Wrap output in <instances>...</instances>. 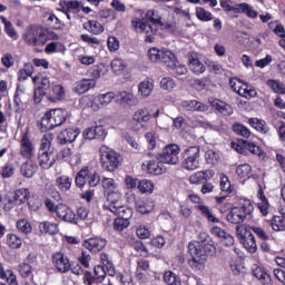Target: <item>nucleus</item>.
<instances>
[{"label": "nucleus", "mask_w": 285, "mask_h": 285, "mask_svg": "<svg viewBox=\"0 0 285 285\" xmlns=\"http://www.w3.org/2000/svg\"><path fill=\"white\" fill-rule=\"evenodd\" d=\"M77 137H79V131L72 128H67L58 135V144H61L62 146L72 144Z\"/></svg>", "instance_id": "19"}, {"label": "nucleus", "mask_w": 285, "mask_h": 285, "mask_svg": "<svg viewBox=\"0 0 285 285\" xmlns=\"http://www.w3.org/2000/svg\"><path fill=\"white\" fill-rule=\"evenodd\" d=\"M52 139H55V134H45L40 142L39 153H55Z\"/></svg>", "instance_id": "25"}, {"label": "nucleus", "mask_w": 285, "mask_h": 285, "mask_svg": "<svg viewBox=\"0 0 285 285\" xmlns=\"http://www.w3.org/2000/svg\"><path fill=\"white\" fill-rule=\"evenodd\" d=\"M115 99V92L102 94L98 97L100 106H108Z\"/></svg>", "instance_id": "58"}, {"label": "nucleus", "mask_w": 285, "mask_h": 285, "mask_svg": "<svg viewBox=\"0 0 285 285\" xmlns=\"http://www.w3.org/2000/svg\"><path fill=\"white\" fill-rule=\"evenodd\" d=\"M179 146L177 144L167 145L160 154L156 155V159L160 164H169L175 166L179 161Z\"/></svg>", "instance_id": "7"}, {"label": "nucleus", "mask_w": 285, "mask_h": 285, "mask_svg": "<svg viewBox=\"0 0 285 285\" xmlns=\"http://www.w3.org/2000/svg\"><path fill=\"white\" fill-rule=\"evenodd\" d=\"M248 124L249 126H252V128L258 130V132H263V135H266V132H268V127H266V121L264 120H259L257 118H249Z\"/></svg>", "instance_id": "33"}, {"label": "nucleus", "mask_w": 285, "mask_h": 285, "mask_svg": "<svg viewBox=\"0 0 285 285\" xmlns=\"http://www.w3.org/2000/svg\"><path fill=\"white\" fill-rule=\"evenodd\" d=\"M189 69L195 72V75H202L203 72H206V66L199 61L197 58H189Z\"/></svg>", "instance_id": "32"}, {"label": "nucleus", "mask_w": 285, "mask_h": 285, "mask_svg": "<svg viewBox=\"0 0 285 285\" xmlns=\"http://www.w3.org/2000/svg\"><path fill=\"white\" fill-rule=\"evenodd\" d=\"M209 104L212 107L215 108V110H218L222 115L230 116L233 112V107L219 99L212 98L209 99Z\"/></svg>", "instance_id": "23"}, {"label": "nucleus", "mask_w": 285, "mask_h": 285, "mask_svg": "<svg viewBox=\"0 0 285 285\" xmlns=\"http://www.w3.org/2000/svg\"><path fill=\"white\" fill-rule=\"evenodd\" d=\"M154 188L155 185L153 184V181L148 179L138 180V190H140V193H153Z\"/></svg>", "instance_id": "45"}, {"label": "nucleus", "mask_w": 285, "mask_h": 285, "mask_svg": "<svg viewBox=\"0 0 285 285\" xmlns=\"http://www.w3.org/2000/svg\"><path fill=\"white\" fill-rule=\"evenodd\" d=\"M130 226V220L122 219V218H116L114 222V228L115 230H118L121 233V230H126Z\"/></svg>", "instance_id": "54"}, {"label": "nucleus", "mask_w": 285, "mask_h": 285, "mask_svg": "<svg viewBox=\"0 0 285 285\" xmlns=\"http://www.w3.org/2000/svg\"><path fill=\"white\" fill-rule=\"evenodd\" d=\"M253 210H255V207L250 203H245L240 207H233L227 214V222L229 224L242 226L239 224H244V222H246V217H248V215H253Z\"/></svg>", "instance_id": "6"}, {"label": "nucleus", "mask_w": 285, "mask_h": 285, "mask_svg": "<svg viewBox=\"0 0 285 285\" xmlns=\"http://www.w3.org/2000/svg\"><path fill=\"white\" fill-rule=\"evenodd\" d=\"M164 282L167 285H181V278H179V276L177 274H175L174 272H165L164 274Z\"/></svg>", "instance_id": "38"}, {"label": "nucleus", "mask_w": 285, "mask_h": 285, "mask_svg": "<svg viewBox=\"0 0 285 285\" xmlns=\"http://www.w3.org/2000/svg\"><path fill=\"white\" fill-rule=\"evenodd\" d=\"M20 155L24 157V159H30V157L35 155V146L32 141H30V138H28V134H24L20 141Z\"/></svg>", "instance_id": "16"}, {"label": "nucleus", "mask_w": 285, "mask_h": 285, "mask_svg": "<svg viewBox=\"0 0 285 285\" xmlns=\"http://www.w3.org/2000/svg\"><path fill=\"white\" fill-rule=\"evenodd\" d=\"M212 177L213 173H210L209 170L197 171L189 177V181L190 184H204V181H207Z\"/></svg>", "instance_id": "27"}, {"label": "nucleus", "mask_w": 285, "mask_h": 285, "mask_svg": "<svg viewBox=\"0 0 285 285\" xmlns=\"http://www.w3.org/2000/svg\"><path fill=\"white\" fill-rule=\"evenodd\" d=\"M17 228L23 235H28L29 233H32V225H30V223L26 218H22L17 222Z\"/></svg>", "instance_id": "44"}, {"label": "nucleus", "mask_w": 285, "mask_h": 285, "mask_svg": "<svg viewBox=\"0 0 285 285\" xmlns=\"http://www.w3.org/2000/svg\"><path fill=\"white\" fill-rule=\"evenodd\" d=\"M243 146H244V149L252 153V155H257V157H262V155H264V150H262L259 146L255 145V142L244 140Z\"/></svg>", "instance_id": "37"}, {"label": "nucleus", "mask_w": 285, "mask_h": 285, "mask_svg": "<svg viewBox=\"0 0 285 285\" xmlns=\"http://www.w3.org/2000/svg\"><path fill=\"white\" fill-rule=\"evenodd\" d=\"M68 117V111L66 109H51L41 118L40 130L42 132H48V130H53L58 126H61Z\"/></svg>", "instance_id": "2"}, {"label": "nucleus", "mask_w": 285, "mask_h": 285, "mask_svg": "<svg viewBox=\"0 0 285 285\" xmlns=\"http://www.w3.org/2000/svg\"><path fill=\"white\" fill-rule=\"evenodd\" d=\"M180 106L188 111L206 112L208 110L205 104L197 100H184Z\"/></svg>", "instance_id": "22"}, {"label": "nucleus", "mask_w": 285, "mask_h": 285, "mask_svg": "<svg viewBox=\"0 0 285 285\" xmlns=\"http://www.w3.org/2000/svg\"><path fill=\"white\" fill-rule=\"evenodd\" d=\"M119 97L122 104H127V106H135V98L132 94L122 91L120 92Z\"/></svg>", "instance_id": "57"}, {"label": "nucleus", "mask_w": 285, "mask_h": 285, "mask_svg": "<svg viewBox=\"0 0 285 285\" xmlns=\"http://www.w3.org/2000/svg\"><path fill=\"white\" fill-rule=\"evenodd\" d=\"M50 90H52V85L50 83V78L42 77L40 79V86L35 90L33 100L36 104L41 102V98H37V95H50Z\"/></svg>", "instance_id": "15"}, {"label": "nucleus", "mask_w": 285, "mask_h": 285, "mask_svg": "<svg viewBox=\"0 0 285 285\" xmlns=\"http://www.w3.org/2000/svg\"><path fill=\"white\" fill-rule=\"evenodd\" d=\"M94 277H96L94 282H102L104 279H106V267L104 265H97L94 268Z\"/></svg>", "instance_id": "51"}, {"label": "nucleus", "mask_w": 285, "mask_h": 285, "mask_svg": "<svg viewBox=\"0 0 285 285\" xmlns=\"http://www.w3.org/2000/svg\"><path fill=\"white\" fill-rule=\"evenodd\" d=\"M155 11H148L145 18L141 21H138L136 26L139 28L140 32H145L147 35L146 41L153 43V36L157 32V28H153V26H164V22L159 19H155Z\"/></svg>", "instance_id": "5"}, {"label": "nucleus", "mask_w": 285, "mask_h": 285, "mask_svg": "<svg viewBox=\"0 0 285 285\" xmlns=\"http://www.w3.org/2000/svg\"><path fill=\"white\" fill-rule=\"evenodd\" d=\"M160 63H165L167 68H170L171 66H175V63H177V56H175V53H173L168 49H163L160 56Z\"/></svg>", "instance_id": "26"}, {"label": "nucleus", "mask_w": 285, "mask_h": 285, "mask_svg": "<svg viewBox=\"0 0 285 285\" xmlns=\"http://www.w3.org/2000/svg\"><path fill=\"white\" fill-rule=\"evenodd\" d=\"M88 26L89 31L92 32V35H101V32H104V26L96 20H89Z\"/></svg>", "instance_id": "53"}, {"label": "nucleus", "mask_w": 285, "mask_h": 285, "mask_svg": "<svg viewBox=\"0 0 285 285\" xmlns=\"http://www.w3.org/2000/svg\"><path fill=\"white\" fill-rule=\"evenodd\" d=\"M40 233H49V235H57L59 232V227H57V224L50 223V222H43L39 226Z\"/></svg>", "instance_id": "36"}, {"label": "nucleus", "mask_w": 285, "mask_h": 285, "mask_svg": "<svg viewBox=\"0 0 285 285\" xmlns=\"http://www.w3.org/2000/svg\"><path fill=\"white\" fill-rule=\"evenodd\" d=\"M37 170H39V165L32 160H27L20 166V173L22 177H27V179H31L37 175Z\"/></svg>", "instance_id": "17"}, {"label": "nucleus", "mask_w": 285, "mask_h": 285, "mask_svg": "<svg viewBox=\"0 0 285 285\" xmlns=\"http://www.w3.org/2000/svg\"><path fill=\"white\" fill-rule=\"evenodd\" d=\"M233 130L236 135H239V137H250V131L246 128V126L239 124V122H235L233 125Z\"/></svg>", "instance_id": "48"}, {"label": "nucleus", "mask_w": 285, "mask_h": 285, "mask_svg": "<svg viewBox=\"0 0 285 285\" xmlns=\"http://www.w3.org/2000/svg\"><path fill=\"white\" fill-rule=\"evenodd\" d=\"M95 279H97V277L94 276L92 273L85 272L83 284H86V285H99V284H101V282H97Z\"/></svg>", "instance_id": "63"}, {"label": "nucleus", "mask_w": 285, "mask_h": 285, "mask_svg": "<svg viewBox=\"0 0 285 285\" xmlns=\"http://www.w3.org/2000/svg\"><path fill=\"white\" fill-rule=\"evenodd\" d=\"M154 88L155 85L153 83V80H144L138 86V92L141 97H150V92H153Z\"/></svg>", "instance_id": "30"}, {"label": "nucleus", "mask_w": 285, "mask_h": 285, "mask_svg": "<svg viewBox=\"0 0 285 285\" xmlns=\"http://www.w3.org/2000/svg\"><path fill=\"white\" fill-rule=\"evenodd\" d=\"M52 262L58 273H68L70 271V259L63 253H55Z\"/></svg>", "instance_id": "11"}, {"label": "nucleus", "mask_w": 285, "mask_h": 285, "mask_svg": "<svg viewBox=\"0 0 285 285\" xmlns=\"http://www.w3.org/2000/svg\"><path fill=\"white\" fill-rule=\"evenodd\" d=\"M110 66L115 75H121L126 70V62L119 58L114 59Z\"/></svg>", "instance_id": "40"}, {"label": "nucleus", "mask_w": 285, "mask_h": 285, "mask_svg": "<svg viewBox=\"0 0 285 285\" xmlns=\"http://www.w3.org/2000/svg\"><path fill=\"white\" fill-rule=\"evenodd\" d=\"M109 210L110 213L118 215L119 219H126L127 222H130V218L132 217V208L118 206L117 200H114V203L109 205Z\"/></svg>", "instance_id": "13"}, {"label": "nucleus", "mask_w": 285, "mask_h": 285, "mask_svg": "<svg viewBox=\"0 0 285 285\" xmlns=\"http://www.w3.org/2000/svg\"><path fill=\"white\" fill-rule=\"evenodd\" d=\"M12 199L14 200L16 204H19V205L26 204V202L30 199V190H28V188L17 189L13 193Z\"/></svg>", "instance_id": "28"}, {"label": "nucleus", "mask_w": 285, "mask_h": 285, "mask_svg": "<svg viewBox=\"0 0 285 285\" xmlns=\"http://www.w3.org/2000/svg\"><path fill=\"white\" fill-rule=\"evenodd\" d=\"M254 277L259 279L261 284L273 285V278H271V275H268L266 272H263L262 269H256L254 272Z\"/></svg>", "instance_id": "39"}, {"label": "nucleus", "mask_w": 285, "mask_h": 285, "mask_svg": "<svg viewBox=\"0 0 285 285\" xmlns=\"http://www.w3.org/2000/svg\"><path fill=\"white\" fill-rule=\"evenodd\" d=\"M101 186L105 190V195H107V200L111 202V204H115V202H118L120 198L119 193H117V183H115V179L104 177L101 180Z\"/></svg>", "instance_id": "9"}, {"label": "nucleus", "mask_w": 285, "mask_h": 285, "mask_svg": "<svg viewBox=\"0 0 285 285\" xmlns=\"http://www.w3.org/2000/svg\"><path fill=\"white\" fill-rule=\"evenodd\" d=\"M197 209L202 213L203 217H206L208 222H213V224H219V218L215 217L210 212V208L206 205H198Z\"/></svg>", "instance_id": "35"}, {"label": "nucleus", "mask_w": 285, "mask_h": 285, "mask_svg": "<svg viewBox=\"0 0 285 285\" xmlns=\"http://www.w3.org/2000/svg\"><path fill=\"white\" fill-rule=\"evenodd\" d=\"M87 183L90 186V188H96V186H99V184H101V176H99L97 171H94V173L88 171Z\"/></svg>", "instance_id": "47"}, {"label": "nucleus", "mask_w": 285, "mask_h": 285, "mask_svg": "<svg viewBox=\"0 0 285 285\" xmlns=\"http://www.w3.org/2000/svg\"><path fill=\"white\" fill-rule=\"evenodd\" d=\"M0 21L4 26V30H6L7 35H8V37H11L12 39H14V37H17V31L14 30V27L12 26V22H10L3 16L0 17Z\"/></svg>", "instance_id": "46"}, {"label": "nucleus", "mask_w": 285, "mask_h": 285, "mask_svg": "<svg viewBox=\"0 0 285 285\" xmlns=\"http://www.w3.org/2000/svg\"><path fill=\"white\" fill-rule=\"evenodd\" d=\"M273 230H285V216H274L271 223Z\"/></svg>", "instance_id": "42"}, {"label": "nucleus", "mask_w": 285, "mask_h": 285, "mask_svg": "<svg viewBox=\"0 0 285 285\" xmlns=\"http://www.w3.org/2000/svg\"><path fill=\"white\" fill-rule=\"evenodd\" d=\"M48 40L46 39V33L43 32V29L36 28L32 30V37H29L27 39V42L30 46H43Z\"/></svg>", "instance_id": "20"}, {"label": "nucleus", "mask_w": 285, "mask_h": 285, "mask_svg": "<svg viewBox=\"0 0 285 285\" xmlns=\"http://www.w3.org/2000/svg\"><path fill=\"white\" fill-rule=\"evenodd\" d=\"M97 86V81L95 79H82L76 82L75 90L78 92V95H83L88 92L91 88H95Z\"/></svg>", "instance_id": "24"}, {"label": "nucleus", "mask_w": 285, "mask_h": 285, "mask_svg": "<svg viewBox=\"0 0 285 285\" xmlns=\"http://www.w3.org/2000/svg\"><path fill=\"white\" fill-rule=\"evenodd\" d=\"M135 207L137 213H140L141 215H147L148 213H153L155 209V203L153 200H144L141 198H137L135 200Z\"/></svg>", "instance_id": "21"}, {"label": "nucleus", "mask_w": 285, "mask_h": 285, "mask_svg": "<svg viewBox=\"0 0 285 285\" xmlns=\"http://www.w3.org/2000/svg\"><path fill=\"white\" fill-rule=\"evenodd\" d=\"M236 235L248 253H257V242L250 229L244 228V226H236Z\"/></svg>", "instance_id": "8"}, {"label": "nucleus", "mask_w": 285, "mask_h": 285, "mask_svg": "<svg viewBox=\"0 0 285 285\" xmlns=\"http://www.w3.org/2000/svg\"><path fill=\"white\" fill-rule=\"evenodd\" d=\"M56 185L59 188V190H62V191L70 190L72 186V178L68 176H59L56 179Z\"/></svg>", "instance_id": "31"}, {"label": "nucleus", "mask_w": 285, "mask_h": 285, "mask_svg": "<svg viewBox=\"0 0 285 285\" xmlns=\"http://www.w3.org/2000/svg\"><path fill=\"white\" fill-rule=\"evenodd\" d=\"M106 239L99 237L89 238L83 242L85 248L90 250V253H99V250H104V248H106Z\"/></svg>", "instance_id": "14"}, {"label": "nucleus", "mask_w": 285, "mask_h": 285, "mask_svg": "<svg viewBox=\"0 0 285 285\" xmlns=\"http://www.w3.org/2000/svg\"><path fill=\"white\" fill-rule=\"evenodd\" d=\"M102 71H104L102 65H96V66L90 68L89 75H91V77L95 81V79H99V77H101Z\"/></svg>", "instance_id": "64"}, {"label": "nucleus", "mask_w": 285, "mask_h": 285, "mask_svg": "<svg viewBox=\"0 0 285 285\" xmlns=\"http://www.w3.org/2000/svg\"><path fill=\"white\" fill-rule=\"evenodd\" d=\"M57 216L62 219V222H67L68 224H78L79 218L77 214L65 204L57 205Z\"/></svg>", "instance_id": "10"}, {"label": "nucleus", "mask_w": 285, "mask_h": 285, "mask_svg": "<svg viewBox=\"0 0 285 285\" xmlns=\"http://www.w3.org/2000/svg\"><path fill=\"white\" fill-rule=\"evenodd\" d=\"M19 273L21 277H30L32 273V266H30V264L22 263L19 265Z\"/></svg>", "instance_id": "61"}, {"label": "nucleus", "mask_w": 285, "mask_h": 285, "mask_svg": "<svg viewBox=\"0 0 285 285\" xmlns=\"http://www.w3.org/2000/svg\"><path fill=\"white\" fill-rule=\"evenodd\" d=\"M88 181V168H82L76 176V186L83 188Z\"/></svg>", "instance_id": "41"}, {"label": "nucleus", "mask_w": 285, "mask_h": 285, "mask_svg": "<svg viewBox=\"0 0 285 285\" xmlns=\"http://www.w3.org/2000/svg\"><path fill=\"white\" fill-rule=\"evenodd\" d=\"M8 246H10V248H21V238L14 234H10L8 236Z\"/></svg>", "instance_id": "59"}, {"label": "nucleus", "mask_w": 285, "mask_h": 285, "mask_svg": "<svg viewBox=\"0 0 285 285\" xmlns=\"http://www.w3.org/2000/svg\"><path fill=\"white\" fill-rule=\"evenodd\" d=\"M196 17L200 21H213V13L206 11V9L202 7L196 8Z\"/></svg>", "instance_id": "49"}, {"label": "nucleus", "mask_w": 285, "mask_h": 285, "mask_svg": "<svg viewBox=\"0 0 285 285\" xmlns=\"http://www.w3.org/2000/svg\"><path fill=\"white\" fill-rule=\"evenodd\" d=\"M175 86V80L169 77L163 78L160 81V87L163 88V90H173Z\"/></svg>", "instance_id": "60"}, {"label": "nucleus", "mask_w": 285, "mask_h": 285, "mask_svg": "<svg viewBox=\"0 0 285 285\" xmlns=\"http://www.w3.org/2000/svg\"><path fill=\"white\" fill-rule=\"evenodd\" d=\"M147 170L150 175H161L164 168L159 167V163L150 160L147 166Z\"/></svg>", "instance_id": "55"}, {"label": "nucleus", "mask_w": 285, "mask_h": 285, "mask_svg": "<svg viewBox=\"0 0 285 285\" xmlns=\"http://www.w3.org/2000/svg\"><path fill=\"white\" fill-rule=\"evenodd\" d=\"M153 115H150V111L145 108V109H138L134 116L132 119L137 122V124H147V121H150Z\"/></svg>", "instance_id": "29"}, {"label": "nucleus", "mask_w": 285, "mask_h": 285, "mask_svg": "<svg viewBox=\"0 0 285 285\" xmlns=\"http://www.w3.org/2000/svg\"><path fill=\"white\" fill-rule=\"evenodd\" d=\"M105 135H106V130L101 125L91 126L83 131L85 139H89V140L101 139V137H104Z\"/></svg>", "instance_id": "18"}, {"label": "nucleus", "mask_w": 285, "mask_h": 285, "mask_svg": "<svg viewBox=\"0 0 285 285\" xmlns=\"http://www.w3.org/2000/svg\"><path fill=\"white\" fill-rule=\"evenodd\" d=\"M205 159L207 164H212V166H215V164L219 161V155H217L215 150L209 149L205 153Z\"/></svg>", "instance_id": "56"}, {"label": "nucleus", "mask_w": 285, "mask_h": 285, "mask_svg": "<svg viewBox=\"0 0 285 285\" xmlns=\"http://www.w3.org/2000/svg\"><path fill=\"white\" fill-rule=\"evenodd\" d=\"M200 240L191 242L188 244V253L190 259L188 264L193 271H204L206 268V262H208V256L215 253V245L207 243L208 234L200 233Z\"/></svg>", "instance_id": "1"}, {"label": "nucleus", "mask_w": 285, "mask_h": 285, "mask_svg": "<svg viewBox=\"0 0 285 285\" xmlns=\"http://www.w3.org/2000/svg\"><path fill=\"white\" fill-rule=\"evenodd\" d=\"M63 94H65L63 87L61 85H56L51 88L50 94H48L49 95L48 99L49 101H52V102L59 101V99L63 97Z\"/></svg>", "instance_id": "34"}, {"label": "nucleus", "mask_w": 285, "mask_h": 285, "mask_svg": "<svg viewBox=\"0 0 285 285\" xmlns=\"http://www.w3.org/2000/svg\"><path fill=\"white\" fill-rule=\"evenodd\" d=\"M164 52L163 50H159L157 48H151L148 50V57L153 63H159L161 61V53Z\"/></svg>", "instance_id": "50"}, {"label": "nucleus", "mask_w": 285, "mask_h": 285, "mask_svg": "<svg viewBox=\"0 0 285 285\" xmlns=\"http://www.w3.org/2000/svg\"><path fill=\"white\" fill-rule=\"evenodd\" d=\"M238 12H244L249 19H257V11L248 3L239 4Z\"/></svg>", "instance_id": "43"}, {"label": "nucleus", "mask_w": 285, "mask_h": 285, "mask_svg": "<svg viewBox=\"0 0 285 285\" xmlns=\"http://www.w3.org/2000/svg\"><path fill=\"white\" fill-rule=\"evenodd\" d=\"M100 164L104 170L115 173L119 168V164H121V156L107 146H102L100 147Z\"/></svg>", "instance_id": "3"}, {"label": "nucleus", "mask_w": 285, "mask_h": 285, "mask_svg": "<svg viewBox=\"0 0 285 285\" xmlns=\"http://www.w3.org/2000/svg\"><path fill=\"white\" fill-rule=\"evenodd\" d=\"M202 149L199 146H189L181 153V166L186 170H197L199 168V154Z\"/></svg>", "instance_id": "4"}, {"label": "nucleus", "mask_w": 285, "mask_h": 285, "mask_svg": "<svg viewBox=\"0 0 285 285\" xmlns=\"http://www.w3.org/2000/svg\"><path fill=\"white\" fill-rule=\"evenodd\" d=\"M0 277L1 279H7L9 285H19V283H17V276H14L12 272H9V276H8V274H6V272L3 271V266H1V264H0Z\"/></svg>", "instance_id": "52"}, {"label": "nucleus", "mask_w": 285, "mask_h": 285, "mask_svg": "<svg viewBox=\"0 0 285 285\" xmlns=\"http://www.w3.org/2000/svg\"><path fill=\"white\" fill-rule=\"evenodd\" d=\"M38 161L39 166L45 170H48L55 166V163L57 161V154H55V151H39Z\"/></svg>", "instance_id": "12"}, {"label": "nucleus", "mask_w": 285, "mask_h": 285, "mask_svg": "<svg viewBox=\"0 0 285 285\" xmlns=\"http://www.w3.org/2000/svg\"><path fill=\"white\" fill-rule=\"evenodd\" d=\"M250 165L243 164L236 168V174L239 175L240 177H247V175H250Z\"/></svg>", "instance_id": "62"}]
</instances>
